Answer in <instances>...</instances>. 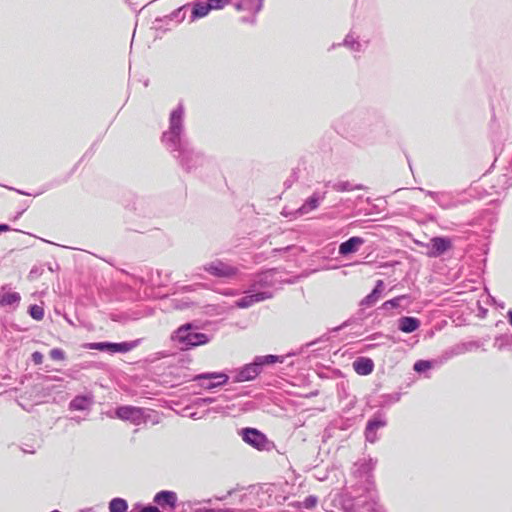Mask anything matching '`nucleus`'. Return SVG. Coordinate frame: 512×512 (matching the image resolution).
Segmentation results:
<instances>
[{
    "mask_svg": "<svg viewBox=\"0 0 512 512\" xmlns=\"http://www.w3.org/2000/svg\"><path fill=\"white\" fill-rule=\"evenodd\" d=\"M317 503L318 498L316 496L310 495L303 501V507L306 509H313L316 507Z\"/></svg>",
    "mask_w": 512,
    "mask_h": 512,
    "instance_id": "obj_27",
    "label": "nucleus"
},
{
    "mask_svg": "<svg viewBox=\"0 0 512 512\" xmlns=\"http://www.w3.org/2000/svg\"><path fill=\"white\" fill-rule=\"evenodd\" d=\"M509 322H510V324L512 326V312H509Z\"/></svg>",
    "mask_w": 512,
    "mask_h": 512,
    "instance_id": "obj_35",
    "label": "nucleus"
},
{
    "mask_svg": "<svg viewBox=\"0 0 512 512\" xmlns=\"http://www.w3.org/2000/svg\"><path fill=\"white\" fill-rule=\"evenodd\" d=\"M139 512H160L156 506H146L142 508Z\"/></svg>",
    "mask_w": 512,
    "mask_h": 512,
    "instance_id": "obj_31",
    "label": "nucleus"
},
{
    "mask_svg": "<svg viewBox=\"0 0 512 512\" xmlns=\"http://www.w3.org/2000/svg\"><path fill=\"white\" fill-rule=\"evenodd\" d=\"M10 230V227L7 224H0V233L7 232Z\"/></svg>",
    "mask_w": 512,
    "mask_h": 512,
    "instance_id": "obj_32",
    "label": "nucleus"
},
{
    "mask_svg": "<svg viewBox=\"0 0 512 512\" xmlns=\"http://www.w3.org/2000/svg\"><path fill=\"white\" fill-rule=\"evenodd\" d=\"M32 361L39 365L43 362V355L42 353L38 352V351H35L34 353H32Z\"/></svg>",
    "mask_w": 512,
    "mask_h": 512,
    "instance_id": "obj_29",
    "label": "nucleus"
},
{
    "mask_svg": "<svg viewBox=\"0 0 512 512\" xmlns=\"http://www.w3.org/2000/svg\"><path fill=\"white\" fill-rule=\"evenodd\" d=\"M181 120H182V110L181 109L174 110L170 116V128L175 135H178L180 132Z\"/></svg>",
    "mask_w": 512,
    "mask_h": 512,
    "instance_id": "obj_16",
    "label": "nucleus"
},
{
    "mask_svg": "<svg viewBox=\"0 0 512 512\" xmlns=\"http://www.w3.org/2000/svg\"><path fill=\"white\" fill-rule=\"evenodd\" d=\"M205 270L213 276L231 278L237 274V269L220 261L208 264Z\"/></svg>",
    "mask_w": 512,
    "mask_h": 512,
    "instance_id": "obj_5",
    "label": "nucleus"
},
{
    "mask_svg": "<svg viewBox=\"0 0 512 512\" xmlns=\"http://www.w3.org/2000/svg\"><path fill=\"white\" fill-rule=\"evenodd\" d=\"M116 415L119 419L129 421L134 425H139L145 420L142 408L129 405L117 408Z\"/></svg>",
    "mask_w": 512,
    "mask_h": 512,
    "instance_id": "obj_3",
    "label": "nucleus"
},
{
    "mask_svg": "<svg viewBox=\"0 0 512 512\" xmlns=\"http://www.w3.org/2000/svg\"><path fill=\"white\" fill-rule=\"evenodd\" d=\"M29 314L35 320H42L44 317V310L39 305H32L29 308Z\"/></svg>",
    "mask_w": 512,
    "mask_h": 512,
    "instance_id": "obj_23",
    "label": "nucleus"
},
{
    "mask_svg": "<svg viewBox=\"0 0 512 512\" xmlns=\"http://www.w3.org/2000/svg\"><path fill=\"white\" fill-rule=\"evenodd\" d=\"M281 361L278 356L275 355H266L263 357H258L256 359V362L258 363L259 367L263 365L273 364L275 362Z\"/></svg>",
    "mask_w": 512,
    "mask_h": 512,
    "instance_id": "obj_22",
    "label": "nucleus"
},
{
    "mask_svg": "<svg viewBox=\"0 0 512 512\" xmlns=\"http://www.w3.org/2000/svg\"><path fill=\"white\" fill-rule=\"evenodd\" d=\"M243 440L259 451L267 450L270 444L265 434L255 428H245L242 430Z\"/></svg>",
    "mask_w": 512,
    "mask_h": 512,
    "instance_id": "obj_2",
    "label": "nucleus"
},
{
    "mask_svg": "<svg viewBox=\"0 0 512 512\" xmlns=\"http://www.w3.org/2000/svg\"><path fill=\"white\" fill-rule=\"evenodd\" d=\"M77 512H95V511H94L93 507H88V508L79 509Z\"/></svg>",
    "mask_w": 512,
    "mask_h": 512,
    "instance_id": "obj_33",
    "label": "nucleus"
},
{
    "mask_svg": "<svg viewBox=\"0 0 512 512\" xmlns=\"http://www.w3.org/2000/svg\"><path fill=\"white\" fill-rule=\"evenodd\" d=\"M420 326V321L415 317H402L399 319V329L404 333H412Z\"/></svg>",
    "mask_w": 512,
    "mask_h": 512,
    "instance_id": "obj_11",
    "label": "nucleus"
},
{
    "mask_svg": "<svg viewBox=\"0 0 512 512\" xmlns=\"http://www.w3.org/2000/svg\"><path fill=\"white\" fill-rule=\"evenodd\" d=\"M176 501V494L171 491H161L157 493L154 497V502H156L158 505L162 507L169 506L171 508H174L176 505Z\"/></svg>",
    "mask_w": 512,
    "mask_h": 512,
    "instance_id": "obj_8",
    "label": "nucleus"
},
{
    "mask_svg": "<svg viewBox=\"0 0 512 512\" xmlns=\"http://www.w3.org/2000/svg\"><path fill=\"white\" fill-rule=\"evenodd\" d=\"M231 0H208L211 10L223 9Z\"/></svg>",
    "mask_w": 512,
    "mask_h": 512,
    "instance_id": "obj_25",
    "label": "nucleus"
},
{
    "mask_svg": "<svg viewBox=\"0 0 512 512\" xmlns=\"http://www.w3.org/2000/svg\"><path fill=\"white\" fill-rule=\"evenodd\" d=\"M192 325L187 323L181 325L171 336V339L181 345L182 350L205 345L209 338L204 333L192 332Z\"/></svg>",
    "mask_w": 512,
    "mask_h": 512,
    "instance_id": "obj_1",
    "label": "nucleus"
},
{
    "mask_svg": "<svg viewBox=\"0 0 512 512\" xmlns=\"http://www.w3.org/2000/svg\"><path fill=\"white\" fill-rule=\"evenodd\" d=\"M365 243V240L358 236H353L349 238L347 241L342 242L339 246V254L340 255H348L350 253L356 252L361 245Z\"/></svg>",
    "mask_w": 512,
    "mask_h": 512,
    "instance_id": "obj_7",
    "label": "nucleus"
},
{
    "mask_svg": "<svg viewBox=\"0 0 512 512\" xmlns=\"http://www.w3.org/2000/svg\"><path fill=\"white\" fill-rule=\"evenodd\" d=\"M133 348V345L127 342L124 343H106V342H98V350L109 351L111 353L115 352H128Z\"/></svg>",
    "mask_w": 512,
    "mask_h": 512,
    "instance_id": "obj_10",
    "label": "nucleus"
},
{
    "mask_svg": "<svg viewBox=\"0 0 512 512\" xmlns=\"http://www.w3.org/2000/svg\"><path fill=\"white\" fill-rule=\"evenodd\" d=\"M319 205V198L315 195L309 197L306 202L300 207L299 212L301 214H307L315 210Z\"/></svg>",
    "mask_w": 512,
    "mask_h": 512,
    "instance_id": "obj_18",
    "label": "nucleus"
},
{
    "mask_svg": "<svg viewBox=\"0 0 512 512\" xmlns=\"http://www.w3.org/2000/svg\"><path fill=\"white\" fill-rule=\"evenodd\" d=\"M354 371L361 376H367L374 370V362L367 357H359L353 362Z\"/></svg>",
    "mask_w": 512,
    "mask_h": 512,
    "instance_id": "obj_6",
    "label": "nucleus"
},
{
    "mask_svg": "<svg viewBox=\"0 0 512 512\" xmlns=\"http://www.w3.org/2000/svg\"><path fill=\"white\" fill-rule=\"evenodd\" d=\"M210 11H212V10H211V7L209 6L208 1L206 3L198 2V3H195L193 6L192 17L194 19L203 18V17L207 16L210 13Z\"/></svg>",
    "mask_w": 512,
    "mask_h": 512,
    "instance_id": "obj_14",
    "label": "nucleus"
},
{
    "mask_svg": "<svg viewBox=\"0 0 512 512\" xmlns=\"http://www.w3.org/2000/svg\"><path fill=\"white\" fill-rule=\"evenodd\" d=\"M406 298L405 295H401V296H398V297H395L391 300H388L386 302L383 303V307L386 308V309H390V308H396L399 306L400 304V301L402 299Z\"/></svg>",
    "mask_w": 512,
    "mask_h": 512,
    "instance_id": "obj_26",
    "label": "nucleus"
},
{
    "mask_svg": "<svg viewBox=\"0 0 512 512\" xmlns=\"http://www.w3.org/2000/svg\"><path fill=\"white\" fill-rule=\"evenodd\" d=\"M89 348H91V349H96V343H91V344H89Z\"/></svg>",
    "mask_w": 512,
    "mask_h": 512,
    "instance_id": "obj_34",
    "label": "nucleus"
},
{
    "mask_svg": "<svg viewBox=\"0 0 512 512\" xmlns=\"http://www.w3.org/2000/svg\"><path fill=\"white\" fill-rule=\"evenodd\" d=\"M50 357L53 359V360H57V361H60V360H64L65 358V355H64V352L59 349V348H54L50 351Z\"/></svg>",
    "mask_w": 512,
    "mask_h": 512,
    "instance_id": "obj_28",
    "label": "nucleus"
},
{
    "mask_svg": "<svg viewBox=\"0 0 512 512\" xmlns=\"http://www.w3.org/2000/svg\"><path fill=\"white\" fill-rule=\"evenodd\" d=\"M200 379H218V382L216 385H222L225 384L228 381V376L226 374H217V373H211V374H203L198 376Z\"/></svg>",
    "mask_w": 512,
    "mask_h": 512,
    "instance_id": "obj_21",
    "label": "nucleus"
},
{
    "mask_svg": "<svg viewBox=\"0 0 512 512\" xmlns=\"http://www.w3.org/2000/svg\"><path fill=\"white\" fill-rule=\"evenodd\" d=\"M385 423L381 420H378V419H373V420H370L368 423H367V426H366V437L368 439L371 438V434L377 430L378 428L384 426Z\"/></svg>",
    "mask_w": 512,
    "mask_h": 512,
    "instance_id": "obj_20",
    "label": "nucleus"
},
{
    "mask_svg": "<svg viewBox=\"0 0 512 512\" xmlns=\"http://www.w3.org/2000/svg\"><path fill=\"white\" fill-rule=\"evenodd\" d=\"M21 297L19 293L17 292H8L4 294L0 299V304L2 306H9V305H15L18 304Z\"/></svg>",
    "mask_w": 512,
    "mask_h": 512,
    "instance_id": "obj_19",
    "label": "nucleus"
},
{
    "mask_svg": "<svg viewBox=\"0 0 512 512\" xmlns=\"http://www.w3.org/2000/svg\"><path fill=\"white\" fill-rule=\"evenodd\" d=\"M335 189L337 191H349V190H352L353 188L349 186V184L347 182H343V183H338L336 186H335Z\"/></svg>",
    "mask_w": 512,
    "mask_h": 512,
    "instance_id": "obj_30",
    "label": "nucleus"
},
{
    "mask_svg": "<svg viewBox=\"0 0 512 512\" xmlns=\"http://www.w3.org/2000/svg\"><path fill=\"white\" fill-rule=\"evenodd\" d=\"M428 251L426 255L431 258L438 257L444 254L452 247V243L449 238L446 237H434L427 244H422Z\"/></svg>",
    "mask_w": 512,
    "mask_h": 512,
    "instance_id": "obj_4",
    "label": "nucleus"
},
{
    "mask_svg": "<svg viewBox=\"0 0 512 512\" xmlns=\"http://www.w3.org/2000/svg\"><path fill=\"white\" fill-rule=\"evenodd\" d=\"M128 504L126 500L122 498H114L109 503L110 512H127Z\"/></svg>",
    "mask_w": 512,
    "mask_h": 512,
    "instance_id": "obj_17",
    "label": "nucleus"
},
{
    "mask_svg": "<svg viewBox=\"0 0 512 512\" xmlns=\"http://www.w3.org/2000/svg\"><path fill=\"white\" fill-rule=\"evenodd\" d=\"M51 512H61V511H59V510H53V511H51Z\"/></svg>",
    "mask_w": 512,
    "mask_h": 512,
    "instance_id": "obj_36",
    "label": "nucleus"
},
{
    "mask_svg": "<svg viewBox=\"0 0 512 512\" xmlns=\"http://www.w3.org/2000/svg\"><path fill=\"white\" fill-rule=\"evenodd\" d=\"M414 370L416 372H424L432 368V364L430 361L427 360H418L414 364Z\"/></svg>",
    "mask_w": 512,
    "mask_h": 512,
    "instance_id": "obj_24",
    "label": "nucleus"
},
{
    "mask_svg": "<svg viewBox=\"0 0 512 512\" xmlns=\"http://www.w3.org/2000/svg\"><path fill=\"white\" fill-rule=\"evenodd\" d=\"M92 405V399L84 396L75 397L71 403L70 408L74 410H86Z\"/></svg>",
    "mask_w": 512,
    "mask_h": 512,
    "instance_id": "obj_15",
    "label": "nucleus"
},
{
    "mask_svg": "<svg viewBox=\"0 0 512 512\" xmlns=\"http://www.w3.org/2000/svg\"><path fill=\"white\" fill-rule=\"evenodd\" d=\"M383 288H384V282L383 280H378L376 282V286L375 288L373 289V291L367 295L363 301H362V304L363 305H366V306H371L373 305L374 303H376V301L379 299L380 297V294L382 293L383 291Z\"/></svg>",
    "mask_w": 512,
    "mask_h": 512,
    "instance_id": "obj_12",
    "label": "nucleus"
},
{
    "mask_svg": "<svg viewBox=\"0 0 512 512\" xmlns=\"http://www.w3.org/2000/svg\"><path fill=\"white\" fill-rule=\"evenodd\" d=\"M269 296L266 295L264 292H259L253 295H248L245 297L240 298L235 302L236 307L238 308H248L252 306L253 304L263 301L267 299Z\"/></svg>",
    "mask_w": 512,
    "mask_h": 512,
    "instance_id": "obj_9",
    "label": "nucleus"
},
{
    "mask_svg": "<svg viewBox=\"0 0 512 512\" xmlns=\"http://www.w3.org/2000/svg\"><path fill=\"white\" fill-rule=\"evenodd\" d=\"M260 372V367L258 363L247 365L241 372L240 378L241 380L248 381L254 379Z\"/></svg>",
    "mask_w": 512,
    "mask_h": 512,
    "instance_id": "obj_13",
    "label": "nucleus"
}]
</instances>
